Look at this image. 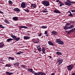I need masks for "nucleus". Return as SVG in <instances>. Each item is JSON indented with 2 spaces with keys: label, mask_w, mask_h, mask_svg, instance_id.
I'll list each match as a JSON object with an SVG mask.
<instances>
[{
  "label": "nucleus",
  "mask_w": 75,
  "mask_h": 75,
  "mask_svg": "<svg viewBox=\"0 0 75 75\" xmlns=\"http://www.w3.org/2000/svg\"><path fill=\"white\" fill-rule=\"evenodd\" d=\"M41 3L42 4L46 7H47V6H50V2L47 0L42 1Z\"/></svg>",
  "instance_id": "obj_1"
},
{
  "label": "nucleus",
  "mask_w": 75,
  "mask_h": 75,
  "mask_svg": "<svg viewBox=\"0 0 75 75\" xmlns=\"http://www.w3.org/2000/svg\"><path fill=\"white\" fill-rule=\"evenodd\" d=\"M32 72V74H33L35 75H46L45 73L42 72H39L38 73L35 72V71H33Z\"/></svg>",
  "instance_id": "obj_2"
},
{
  "label": "nucleus",
  "mask_w": 75,
  "mask_h": 75,
  "mask_svg": "<svg viewBox=\"0 0 75 75\" xmlns=\"http://www.w3.org/2000/svg\"><path fill=\"white\" fill-rule=\"evenodd\" d=\"M11 37H12L14 40H15L16 41H19L20 39V37H19L18 38H17L16 36H14L13 35V34H11Z\"/></svg>",
  "instance_id": "obj_3"
},
{
  "label": "nucleus",
  "mask_w": 75,
  "mask_h": 75,
  "mask_svg": "<svg viewBox=\"0 0 75 75\" xmlns=\"http://www.w3.org/2000/svg\"><path fill=\"white\" fill-rule=\"evenodd\" d=\"M73 67L74 65L73 64H71L67 66V69L68 71H70L73 69Z\"/></svg>",
  "instance_id": "obj_4"
},
{
  "label": "nucleus",
  "mask_w": 75,
  "mask_h": 75,
  "mask_svg": "<svg viewBox=\"0 0 75 75\" xmlns=\"http://www.w3.org/2000/svg\"><path fill=\"white\" fill-rule=\"evenodd\" d=\"M57 63L58 64V65H61L62 62H63V60L60 59L59 58H58L57 59Z\"/></svg>",
  "instance_id": "obj_5"
},
{
  "label": "nucleus",
  "mask_w": 75,
  "mask_h": 75,
  "mask_svg": "<svg viewBox=\"0 0 75 75\" xmlns=\"http://www.w3.org/2000/svg\"><path fill=\"white\" fill-rule=\"evenodd\" d=\"M32 41L35 44H38V43L39 42V39L38 38H37L36 39H33Z\"/></svg>",
  "instance_id": "obj_6"
},
{
  "label": "nucleus",
  "mask_w": 75,
  "mask_h": 75,
  "mask_svg": "<svg viewBox=\"0 0 75 75\" xmlns=\"http://www.w3.org/2000/svg\"><path fill=\"white\" fill-rule=\"evenodd\" d=\"M67 2L65 3V5H66V6H71V4L70 2H69L70 1H69V0H67Z\"/></svg>",
  "instance_id": "obj_7"
},
{
  "label": "nucleus",
  "mask_w": 75,
  "mask_h": 75,
  "mask_svg": "<svg viewBox=\"0 0 75 75\" xmlns=\"http://www.w3.org/2000/svg\"><path fill=\"white\" fill-rule=\"evenodd\" d=\"M21 7L23 8H25L26 7L25 6V3L24 2L22 3L21 4Z\"/></svg>",
  "instance_id": "obj_8"
},
{
  "label": "nucleus",
  "mask_w": 75,
  "mask_h": 75,
  "mask_svg": "<svg viewBox=\"0 0 75 75\" xmlns=\"http://www.w3.org/2000/svg\"><path fill=\"white\" fill-rule=\"evenodd\" d=\"M13 10L16 12H20V11H21L20 10L17 8H14L13 9Z\"/></svg>",
  "instance_id": "obj_9"
},
{
  "label": "nucleus",
  "mask_w": 75,
  "mask_h": 75,
  "mask_svg": "<svg viewBox=\"0 0 75 75\" xmlns=\"http://www.w3.org/2000/svg\"><path fill=\"white\" fill-rule=\"evenodd\" d=\"M51 33H52V34L53 35H56L57 34V32L55 31H52L51 32Z\"/></svg>",
  "instance_id": "obj_10"
},
{
  "label": "nucleus",
  "mask_w": 75,
  "mask_h": 75,
  "mask_svg": "<svg viewBox=\"0 0 75 75\" xmlns=\"http://www.w3.org/2000/svg\"><path fill=\"white\" fill-rule=\"evenodd\" d=\"M12 19L14 21H18V17H14L12 18Z\"/></svg>",
  "instance_id": "obj_11"
},
{
  "label": "nucleus",
  "mask_w": 75,
  "mask_h": 75,
  "mask_svg": "<svg viewBox=\"0 0 75 75\" xmlns=\"http://www.w3.org/2000/svg\"><path fill=\"white\" fill-rule=\"evenodd\" d=\"M48 44L50 45H52V46H54V44H53V43L50 41H48Z\"/></svg>",
  "instance_id": "obj_12"
},
{
  "label": "nucleus",
  "mask_w": 75,
  "mask_h": 75,
  "mask_svg": "<svg viewBox=\"0 0 75 75\" xmlns=\"http://www.w3.org/2000/svg\"><path fill=\"white\" fill-rule=\"evenodd\" d=\"M4 44L3 43L1 42L0 43V48H1L4 47Z\"/></svg>",
  "instance_id": "obj_13"
},
{
  "label": "nucleus",
  "mask_w": 75,
  "mask_h": 75,
  "mask_svg": "<svg viewBox=\"0 0 75 75\" xmlns=\"http://www.w3.org/2000/svg\"><path fill=\"white\" fill-rule=\"evenodd\" d=\"M63 28L64 30H67L69 29V27H68V26L65 25L64 27Z\"/></svg>",
  "instance_id": "obj_14"
},
{
  "label": "nucleus",
  "mask_w": 75,
  "mask_h": 75,
  "mask_svg": "<svg viewBox=\"0 0 75 75\" xmlns=\"http://www.w3.org/2000/svg\"><path fill=\"white\" fill-rule=\"evenodd\" d=\"M20 28L21 29V28H25V29H27V28H28V27H27V26H20Z\"/></svg>",
  "instance_id": "obj_15"
},
{
  "label": "nucleus",
  "mask_w": 75,
  "mask_h": 75,
  "mask_svg": "<svg viewBox=\"0 0 75 75\" xmlns=\"http://www.w3.org/2000/svg\"><path fill=\"white\" fill-rule=\"evenodd\" d=\"M45 48L44 47H42V52H43V54H45Z\"/></svg>",
  "instance_id": "obj_16"
},
{
  "label": "nucleus",
  "mask_w": 75,
  "mask_h": 75,
  "mask_svg": "<svg viewBox=\"0 0 75 75\" xmlns=\"http://www.w3.org/2000/svg\"><path fill=\"white\" fill-rule=\"evenodd\" d=\"M6 74L8 75H12V74H13V73L8 72V71H6Z\"/></svg>",
  "instance_id": "obj_17"
},
{
  "label": "nucleus",
  "mask_w": 75,
  "mask_h": 75,
  "mask_svg": "<svg viewBox=\"0 0 75 75\" xmlns=\"http://www.w3.org/2000/svg\"><path fill=\"white\" fill-rule=\"evenodd\" d=\"M54 12L55 13H58V14H61V12L59 11L58 10H54Z\"/></svg>",
  "instance_id": "obj_18"
},
{
  "label": "nucleus",
  "mask_w": 75,
  "mask_h": 75,
  "mask_svg": "<svg viewBox=\"0 0 75 75\" xmlns=\"http://www.w3.org/2000/svg\"><path fill=\"white\" fill-rule=\"evenodd\" d=\"M24 39L25 40H28V39H30V37L29 36H24L23 37Z\"/></svg>",
  "instance_id": "obj_19"
},
{
  "label": "nucleus",
  "mask_w": 75,
  "mask_h": 75,
  "mask_svg": "<svg viewBox=\"0 0 75 75\" xmlns=\"http://www.w3.org/2000/svg\"><path fill=\"white\" fill-rule=\"evenodd\" d=\"M13 39L10 38L7 39L6 41L8 42H10L11 41H13Z\"/></svg>",
  "instance_id": "obj_20"
},
{
  "label": "nucleus",
  "mask_w": 75,
  "mask_h": 75,
  "mask_svg": "<svg viewBox=\"0 0 75 75\" xmlns=\"http://www.w3.org/2000/svg\"><path fill=\"white\" fill-rule=\"evenodd\" d=\"M11 66V64H6V65L5 67H10Z\"/></svg>",
  "instance_id": "obj_21"
},
{
  "label": "nucleus",
  "mask_w": 75,
  "mask_h": 75,
  "mask_svg": "<svg viewBox=\"0 0 75 75\" xmlns=\"http://www.w3.org/2000/svg\"><path fill=\"white\" fill-rule=\"evenodd\" d=\"M56 42L58 43V44H59V42H60V41H61L60 39H56Z\"/></svg>",
  "instance_id": "obj_22"
},
{
  "label": "nucleus",
  "mask_w": 75,
  "mask_h": 75,
  "mask_svg": "<svg viewBox=\"0 0 75 75\" xmlns=\"http://www.w3.org/2000/svg\"><path fill=\"white\" fill-rule=\"evenodd\" d=\"M31 7H33V8H35V7H36V5L35 4H31Z\"/></svg>",
  "instance_id": "obj_23"
},
{
  "label": "nucleus",
  "mask_w": 75,
  "mask_h": 75,
  "mask_svg": "<svg viewBox=\"0 0 75 75\" xmlns=\"http://www.w3.org/2000/svg\"><path fill=\"white\" fill-rule=\"evenodd\" d=\"M8 3L9 4H11V5H13V2H12V1H11V0L8 1Z\"/></svg>",
  "instance_id": "obj_24"
},
{
  "label": "nucleus",
  "mask_w": 75,
  "mask_h": 75,
  "mask_svg": "<svg viewBox=\"0 0 75 75\" xmlns=\"http://www.w3.org/2000/svg\"><path fill=\"white\" fill-rule=\"evenodd\" d=\"M4 22H5V23H6V24H10V22H9V21H8L7 20V19H5L4 21Z\"/></svg>",
  "instance_id": "obj_25"
},
{
  "label": "nucleus",
  "mask_w": 75,
  "mask_h": 75,
  "mask_svg": "<svg viewBox=\"0 0 75 75\" xmlns=\"http://www.w3.org/2000/svg\"><path fill=\"white\" fill-rule=\"evenodd\" d=\"M56 54L58 55H62L61 52H56Z\"/></svg>",
  "instance_id": "obj_26"
},
{
  "label": "nucleus",
  "mask_w": 75,
  "mask_h": 75,
  "mask_svg": "<svg viewBox=\"0 0 75 75\" xmlns=\"http://www.w3.org/2000/svg\"><path fill=\"white\" fill-rule=\"evenodd\" d=\"M8 59H11V60H14L15 59L12 57H8Z\"/></svg>",
  "instance_id": "obj_27"
},
{
  "label": "nucleus",
  "mask_w": 75,
  "mask_h": 75,
  "mask_svg": "<svg viewBox=\"0 0 75 75\" xmlns=\"http://www.w3.org/2000/svg\"><path fill=\"white\" fill-rule=\"evenodd\" d=\"M20 63L19 62H16L15 63L13 64V65H14L15 66H19Z\"/></svg>",
  "instance_id": "obj_28"
},
{
  "label": "nucleus",
  "mask_w": 75,
  "mask_h": 75,
  "mask_svg": "<svg viewBox=\"0 0 75 75\" xmlns=\"http://www.w3.org/2000/svg\"><path fill=\"white\" fill-rule=\"evenodd\" d=\"M42 12L43 13H48V11H47V9L45 8V10H43Z\"/></svg>",
  "instance_id": "obj_29"
},
{
  "label": "nucleus",
  "mask_w": 75,
  "mask_h": 75,
  "mask_svg": "<svg viewBox=\"0 0 75 75\" xmlns=\"http://www.w3.org/2000/svg\"><path fill=\"white\" fill-rule=\"evenodd\" d=\"M74 25H71L69 28V29H71V28H74Z\"/></svg>",
  "instance_id": "obj_30"
},
{
  "label": "nucleus",
  "mask_w": 75,
  "mask_h": 75,
  "mask_svg": "<svg viewBox=\"0 0 75 75\" xmlns=\"http://www.w3.org/2000/svg\"><path fill=\"white\" fill-rule=\"evenodd\" d=\"M28 70L30 72H33V69H28Z\"/></svg>",
  "instance_id": "obj_31"
},
{
  "label": "nucleus",
  "mask_w": 75,
  "mask_h": 75,
  "mask_svg": "<svg viewBox=\"0 0 75 75\" xmlns=\"http://www.w3.org/2000/svg\"><path fill=\"white\" fill-rule=\"evenodd\" d=\"M59 44H61V45L64 44V41L60 40V42H59Z\"/></svg>",
  "instance_id": "obj_32"
},
{
  "label": "nucleus",
  "mask_w": 75,
  "mask_h": 75,
  "mask_svg": "<svg viewBox=\"0 0 75 75\" xmlns=\"http://www.w3.org/2000/svg\"><path fill=\"white\" fill-rule=\"evenodd\" d=\"M41 28H42L44 29L45 28H47V26H42L41 27Z\"/></svg>",
  "instance_id": "obj_33"
},
{
  "label": "nucleus",
  "mask_w": 75,
  "mask_h": 75,
  "mask_svg": "<svg viewBox=\"0 0 75 75\" xmlns=\"http://www.w3.org/2000/svg\"><path fill=\"white\" fill-rule=\"evenodd\" d=\"M44 34H45L47 37H48V33L47 32V31H45Z\"/></svg>",
  "instance_id": "obj_34"
},
{
  "label": "nucleus",
  "mask_w": 75,
  "mask_h": 75,
  "mask_svg": "<svg viewBox=\"0 0 75 75\" xmlns=\"http://www.w3.org/2000/svg\"><path fill=\"white\" fill-rule=\"evenodd\" d=\"M23 52L21 51V52H18L17 53H16V54L17 55H20L21 54V53H22Z\"/></svg>",
  "instance_id": "obj_35"
},
{
  "label": "nucleus",
  "mask_w": 75,
  "mask_h": 75,
  "mask_svg": "<svg viewBox=\"0 0 75 75\" xmlns=\"http://www.w3.org/2000/svg\"><path fill=\"white\" fill-rule=\"evenodd\" d=\"M37 49L39 52H41V47L38 48Z\"/></svg>",
  "instance_id": "obj_36"
},
{
  "label": "nucleus",
  "mask_w": 75,
  "mask_h": 75,
  "mask_svg": "<svg viewBox=\"0 0 75 75\" xmlns=\"http://www.w3.org/2000/svg\"><path fill=\"white\" fill-rule=\"evenodd\" d=\"M23 10H25V11H26V12H27L28 13H29V10H28V9H23Z\"/></svg>",
  "instance_id": "obj_37"
},
{
  "label": "nucleus",
  "mask_w": 75,
  "mask_h": 75,
  "mask_svg": "<svg viewBox=\"0 0 75 75\" xmlns=\"http://www.w3.org/2000/svg\"><path fill=\"white\" fill-rule=\"evenodd\" d=\"M0 28H4L5 27L4 26H3V25H0Z\"/></svg>",
  "instance_id": "obj_38"
},
{
  "label": "nucleus",
  "mask_w": 75,
  "mask_h": 75,
  "mask_svg": "<svg viewBox=\"0 0 75 75\" xmlns=\"http://www.w3.org/2000/svg\"><path fill=\"white\" fill-rule=\"evenodd\" d=\"M37 48H41L40 47V44L38 45H37Z\"/></svg>",
  "instance_id": "obj_39"
},
{
  "label": "nucleus",
  "mask_w": 75,
  "mask_h": 75,
  "mask_svg": "<svg viewBox=\"0 0 75 75\" xmlns=\"http://www.w3.org/2000/svg\"><path fill=\"white\" fill-rule=\"evenodd\" d=\"M71 25V24H70L69 23H66V25Z\"/></svg>",
  "instance_id": "obj_40"
},
{
  "label": "nucleus",
  "mask_w": 75,
  "mask_h": 75,
  "mask_svg": "<svg viewBox=\"0 0 75 75\" xmlns=\"http://www.w3.org/2000/svg\"><path fill=\"white\" fill-rule=\"evenodd\" d=\"M38 35L39 37H41V35H42V33H39V34Z\"/></svg>",
  "instance_id": "obj_41"
},
{
  "label": "nucleus",
  "mask_w": 75,
  "mask_h": 75,
  "mask_svg": "<svg viewBox=\"0 0 75 75\" xmlns=\"http://www.w3.org/2000/svg\"><path fill=\"white\" fill-rule=\"evenodd\" d=\"M69 17L72 16H73V15H72V14L71 13V14L69 15Z\"/></svg>",
  "instance_id": "obj_42"
},
{
  "label": "nucleus",
  "mask_w": 75,
  "mask_h": 75,
  "mask_svg": "<svg viewBox=\"0 0 75 75\" xmlns=\"http://www.w3.org/2000/svg\"><path fill=\"white\" fill-rule=\"evenodd\" d=\"M69 2H70V3L71 4V3L72 4H74L75 3V2H72L71 1H69Z\"/></svg>",
  "instance_id": "obj_43"
},
{
  "label": "nucleus",
  "mask_w": 75,
  "mask_h": 75,
  "mask_svg": "<svg viewBox=\"0 0 75 75\" xmlns=\"http://www.w3.org/2000/svg\"><path fill=\"white\" fill-rule=\"evenodd\" d=\"M70 31L71 33V32H74V29H73L70 30Z\"/></svg>",
  "instance_id": "obj_44"
},
{
  "label": "nucleus",
  "mask_w": 75,
  "mask_h": 75,
  "mask_svg": "<svg viewBox=\"0 0 75 75\" xmlns=\"http://www.w3.org/2000/svg\"><path fill=\"white\" fill-rule=\"evenodd\" d=\"M22 67L23 68H25L26 66L25 65H23Z\"/></svg>",
  "instance_id": "obj_45"
},
{
  "label": "nucleus",
  "mask_w": 75,
  "mask_h": 75,
  "mask_svg": "<svg viewBox=\"0 0 75 75\" xmlns=\"http://www.w3.org/2000/svg\"><path fill=\"white\" fill-rule=\"evenodd\" d=\"M71 11L72 12V13H74H74H75V11L74 10H71Z\"/></svg>",
  "instance_id": "obj_46"
},
{
  "label": "nucleus",
  "mask_w": 75,
  "mask_h": 75,
  "mask_svg": "<svg viewBox=\"0 0 75 75\" xmlns=\"http://www.w3.org/2000/svg\"><path fill=\"white\" fill-rule=\"evenodd\" d=\"M60 4H62V5H64V3L62 2H61Z\"/></svg>",
  "instance_id": "obj_47"
},
{
  "label": "nucleus",
  "mask_w": 75,
  "mask_h": 75,
  "mask_svg": "<svg viewBox=\"0 0 75 75\" xmlns=\"http://www.w3.org/2000/svg\"><path fill=\"white\" fill-rule=\"evenodd\" d=\"M0 13L1 14H3L4 13H3V12L1 11H0Z\"/></svg>",
  "instance_id": "obj_48"
},
{
  "label": "nucleus",
  "mask_w": 75,
  "mask_h": 75,
  "mask_svg": "<svg viewBox=\"0 0 75 75\" xmlns=\"http://www.w3.org/2000/svg\"><path fill=\"white\" fill-rule=\"evenodd\" d=\"M51 75H55V73H53L51 74Z\"/></svg>",
  "instance_id": "obj_49"
},
{
  "label": "nucleus",
  "mask_w": 75,
  "mask_h": 75,
  "mask_svg": "<svg viewBox=\"0 0 75 75\" xmlns=\"http://www.w3.org/2000/svg\"><path fill=\"white\" fill-rule=\"evenodd\" d=\"M71 32L70 31V30L69 31L68 33H67V34H70L71 33Z\"/></svg>",
  "instance_id": "obj_50"
},
{
  "label": "nucleus",
  "mask_w": 75,
  "mask_h": 75,
  "mask_svg": "<svg viewBox=\"0 0 75 75\" xmlns=\"http://www.w3.org/2000/svg\"><path fill=\"white\" fill-rule=\"evenodd\" d=\"M49 58H50V59H51L52 58V57L51 56H49Z\"/></svg>",
  "instance_id": "obj_51"
},
{
  "label": "nucleus",
  "mask_w": 75,
  "mask_h": 75,
  "mask_svg": "<svg viewBox=\"0 0 75 75\" xmlns=\"http://www.w3.org/2000/svg\"><path fill=\"white\" fill-rule=\"evenodd\" d=\"M71 75H75V73H73Z\"/></svg>",
  "instance_id": "obj_52"
},
{
  "label": "nucleus",
  "mask_w": 75,
  "mask_h": 75,
  "mask_svg": "<svg viewBox=\"0 0 75 75\" xmlns=\"http://www.w3.org/2000/svg\"><path fill=\"white\" fill-rule=\"evenodd\" d=\"M74 23V22H71L70 23V24H73V23Z\"/></svg>",
  "instance_id": "obj_53"
},
{
  "label": "nucleus",
  "mask_w": 75,
  "mask_h": 75,
  "mask_svg": "<svg viewBox=\"0 0 75 75\" xmlns=\"http://www.w3.org/2000/svg\"><path fill=\"white\" fill-rule=\"evenodd\" d=\"M56 2L58 3V2H59V0H57Z\"/></svg>",
  "instance_id": "obj_54"
},
{
  "label": "nucleus",
  "mask_w": 75,
  "mask_h": 75,
  "mask_svg": "<svg viewBox=\"0 0 75 75\" xmlns=\"http://www.w3.org/2000/svg\"><path fill=\"white\" fill-rule=\"evenodd\" d=\"M63 5H62V4H60V5H59V6H60V7H61V6H62Z\"/></svg>",
  "instance_id": "obj_55"
},
{
  "label": "nucleus",
  "mask_w": 75,
  "mask_h": 75,
  "mask_svg": "<svg viewBox=\"0 0 75 75\" xmlns=\"http://www.w3.org/2000/svg\"><path fill=\"white\" fill-rule=\"evenodd\" d=\"M30 34L29 33H28V34H26V35L28 36V35H29Z\"/></svg>",
  "instance_id": "obj_56"
},
{
  "label": "nucleus",
  "mask_w": 75,
  "mask_h": 75,
  "mask_svg": "<svg viewBox=\"0 0 75 75\" xmlns=\"http://www.w3.org/2000/svg\"><path fill=\"white\" fill-rule=\"evenodd\" d=\"M59 4H60V3H61V1H59Z\"/></svg>",
  "instance_id": "obj_57"
},
{
  "label": "nucleus",
  "mask_w": 75,
  "mask_h": 75,
  "mask_svg": "<svg viewBox=\"0 0 75 75\" xmlns=\"http://www.w3.org/2000/svg\"><path fill=\"white\" fill-rule=\"evenodd\" d=\"M65 32H66V33H67V32H68V31L67 30H65Z\"/></svg>",
  "instance_id": "obj_58"
},
{
  "label": "nucleus",
  "mask_w": 75,
  "mask_h": 75,
  "mask_svg": "<svg viewBox=\"0 0 75 75\" xmlns=\"http://www.w3.org/2000/svg\"><path fill=\"white\" fill-rule=\"evenodd\" d=\"M68 12L69 13V12H70V11H69Z\"/></svg>",
  "instance_id": "obj_59"
},
{
  "label": "nucleus",
  "mask_w": 75,
  "mask_h": 75,
  "mask_svg": "<svg viewBox=\"0 0 75 75\" xmlns=\"http://www.w3.org/2000/svg\"><path fill=\"white\" fill-rule=\"evenodd\" d=\"M69 13H70V14H72V13H71V12H69Z\"/></svg>",
  "instance_id": "obj_60"
},
{
  "label": "nucleus",
  "mask_w": 75,
  "mask_h": 75,
  "mask_svg": "<svg viewBox=\"0 0 75 75\" xmlns=\"http://www.w3.org/2000/svg\"><path fill=\"white\" fill-rule=\"evenodd\" d=\"M34 52H36V51L35 50V51H34Z\"/></svg>",
  "instance_id": "obj_61"
},
{
  "label": "nucleus",
  "mask_w": 75,
  "mask_h": 75,
  "mask_svg": "<svg viewBox=\"0 0 75 75\" xmlns=\"http://www.w3.org/2000/svg\"><path fill=\"white\" fill-rule=\"evenodd\" d=\"M57 51H59V50H57Z\"/></svg>",
  "instance_id": "obj_62"
},
{
  "label": "nucleus",
  "mask_w": 75,
  "mask_h": 75,
  "mask_svg": "<svg viewBox=\"0 0 75 75\" xmlns=\"http://www.w3.org/2000/svg\"><path fill=\"white\" fill-rule=\"evenodd\" d=\"M18 68H19V69H20V67H19Z\"/></svg>",
  "instance_id": "obj_63"
},
{
  "label": "nucleus",
  "mask_w": 75,
  "mask_h": 75,
  "mask_svg": "<svg viewBox=\"0 0 75 75\" xmlns=\"http://www.w3.org/2000/svg\"><path fill=\"white\" fill-rule=\"evenodd\" d=\"M74 30H75V28H74Z\"/></svg>",
  "instance_id": "obj_64"
}]
</instances>
